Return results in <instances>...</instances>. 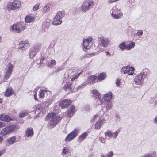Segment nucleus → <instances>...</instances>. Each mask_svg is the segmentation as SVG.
Here are the masks:
<instances>
[{
	"label": "nucleus",
	"mask_w": 157,
	"mask_h": 157,
	"mask_svg": "<svg viewBox=\"0 0 157 157\" xmlns=\"http://www.w3.org/2000/svg\"><path fill=\"white\" fill-rule=\"evenodd\" d=\"M61 120L60 117L56 116L54 113H51L47 115L45 118L46 121L49 120L48 124V127L49 129L54 128Z\"/></svg>",
	"instance_id": "f257e3e1"
},
{
	"label": "nucleus",
	"mask_w": 157,
	"mask_h": 157,
	"mask_svg": "<svg viewBox=\"0 0 157 157\" xmlns=\"http://www.w3.org/2000/svg\"><path fill=\"white\" fill-rule=\"evenodd\" d=\"M92 94L93 96L99 100L101 104H103L104 101H109L111 100L112 98V94L111 92H109L105 94L103 97V99H101L100 94L96 90H94L92 91Z\"/></svg>",
	"instance_id": "f03ea898"
},
{
	"label": "nucleus",
	"mask_w": 157,
	"mask_h": 157,
	"mask_svg": "<svg viewBox=\"0 0 157 157\" xmlns=\"http://www.w3.org/2000/svg\"><path fill=\"white\" fill-rule=\"evenodd\" d=\"M94 6V2L93 0H85L79 9L81 11L86 12L93 8Z\"/></svg>",
	"instance_id": "7ed1b4c3"
},
{
	"label": "nucleus",
	"mask_w": 157,
	"mask_h": 157,
	"mask_svg": "<svg viewBox=\"0 0 157 157\" xmlns=\"http://www.w3.org/2000/svg\"><path fill=\"white\" fill-rule=\"evenodd\" d=\"M64 11H62L58 12L54 17L52 24L55 25L60 24L62 22L61 19L64 17Z\"/></svg>",
	"instance_id": "20e7f679"
},
{
	"label": "nucleus",
	"mask_w": 157,
	"mask_h": 157,
	"mask_svg": "<svg viewBox=\"0 0 157 157\" xmlns=\"http://www.w3.org/2000/svg\"><path fill=\"white\" fill-rule=\"evenodd\" d=\"M21 6V2L20 1L15 0L12 2L8 3L7 5V8L8 10H17Z\"/></svg>",
	"instance_id": "39448f33"
},
{
	"label": "nucleus",
	"mask_w": 157,
	"mask_h": 157,
	"mask_svg": "<svg viewBox=\"0 0 157 157\" xmlns=\"http://www.w3.org/2000/svg\"><path fill=\"white\" fill-rule=\"evenodd\" d=\"M79 132L78 130L75 129L67 135L65 139V141L68 142L72 140L77 136Z\"/></svg>",
	"instance_id": "423d86ee"
},
{
	"label": "nucleus",
	"mask_w": 157,
	"mask_h": 157,
	"mask_svg": "<svg viewBox=\"0 0 157 157\" xmlns=\"http://www.w3.org/2000/svg\"><path fill=\"white\" fill-rule=\"evenodd\" d=\"M16 126L15 125H10L6 128H4L1 131V134L2 135L4 136L6 134L11 133L16 129Z\"/></svg>",
	"instance_id": "0eeeda50"
},
{
	"label": "nucleus",
	"mask_w": 157,
	"mask_h": 157,
	"mask_svg": "<svg viewBox=\"0 0 157 157\" xmlns=\"http://www.w3.org/2000/svg\"><path fill=\"white\" fill-rule=\"evenodd\" d=\"M111 15L114 18L117 19L122 15V13L118 9L114 7L110 11Z\"/></svg>",
	"instance_id": "6e6552de"
},
{
	"label": "nucleus",
	"mask_w": 157,
	"mask_h": 157,
	"mask_svg": "<svg viewBox=\"0 0 157 157\" xmlns=\"http://www.w3.org/2000/svg\"><path fill=\"white\" fill-rule=\"evenodd\" d=\"M99 43H100L104 48H107L109 45L110 40L107 38L102 36L99 37Z\"/></svg>",
	"instance_id": "1a4fd4ad"
},
{
	"label": "nucleus",
	"mask_w": 157,
	"mask_h": 157,
	"mask_svg": "<svg viewBox=\"0 0 157 157\" xmlns=\"http://www.w3.org/2000/svg\"><path fill=\"white\" fill-rule=\"evenodd\" d=\"M144 75V73L143 72L136 76L134 79V84H135L137 86H140L142 83V80Z\"/></svg>",
	"instance_id": "9d476101"
},
{
	"label": "nucleus",
	"mask_w": 157,
	"mask_h": 157,
	"mask_svg": "<svg viewBox=\"0 0 157 157\" xmlns=\"http://www.w3.org/2000/svg\"><path fill=\"white\" fill-rule=\"evenodd\" d=\"M21 27V25L20 24H14L10 27V30L12 32L18 33L24 29Z\"/></svg>",
	"instance_id": "9b49d317"
},
{
	"label": "nucleus",
	"mask_w": 157,
	"mask_h": 157,
	"mask_svg": "<svg viewBox=\"0 0 157 157\" xmlns=\"http://www.w3.org/2000/svg\"><path fill=\"white\" fill-rule=\"evenodd\" d=\"M35 113L38 114H40L44 113V105L40 104L36 105L35 106Z\"/></svg>",
	"instance_id": "f8f14e48"
},
{
	"label": "nucleus",
	"mask_w": 157,
	"mask_h": 157,
	"mask_svg": "<svg viewBox=\"0 0 157 157\" xmlns=\"http://www.w3.org/2000/svg\"><path fill=\"white\" fill-rule=\"evenodd\" d=\"M92 37L90 36L87 39L83 40V45L84 47L83 50L85 51L86 52V50L89 48V43L92 41Z\"/></svg>",
	"instance_id": "ddd939ff"
},
{
	"label": "nucleus",
	"mask_w": 157,
	"mask_h": 157,
	"mask_svg": "<svg viewBox=\"0 0 157 157\" xmlns=\"http://www.w3.org/2000/svg\"><path fill=\"white\" fill-rule=\"evenodd\" d=\"M19 46L18 49L22 50H24L26 49L29 46V42L28 41H21L19 43Z\"/></svg>",
	"instance_id": "4468645a"
},
{
	"label": "nucleus",
	"mask_w": 157,
	"mask_h": 157,
	"mask_svg": "<svg viewBox=\"0 0 157 157\" xmlns=\"http://www.w3.org/2000/svg\"><path fill=\"white\" fill-rule=\"evenodd\" d=\"M105 121V120L104 118H100L96 122L94 126V129H100L102 125Z\"/></svg>",
	"instance_id": "2eb2a0df"
},
{
	"label": "nucleus",
	"mask_w": 157,
	"mask_h": 157,
	"mask_svg": "<svg viewBox=\"0 0 157 157\" xmlns=\"http://www.w3.org/2000/svg\"><path fill=\"white\" fill-rule=\"evenodd\" d=\"M71 103V102L70 100L65 99L60 102L59 105L62 108H65L67 107Z\"/></svg>",
	"instance_id": "dca6fc26"
},
{
	"label": "nucleus",
	"mask_w": 157,
	"mask_h": 157,
	"mask_svg": "<svg viewBox=\"0 0 157 157\" xmlns=\"http://www.w3.org/2000/svg\"><path fill=\"white\" fill-rule=\"evenodd\" d=\"M39 51L38 47L35 46V47L31 48L29 52V57L31 58H33L34 57L36 54L37 52Z\"/></svg>",
	"instance_id": "f3484780"
},
{
	"label": "nucleus",
	"mask_w": 157,
	"mask_h": 157,
	"mask_svg": "<svg viewBox=\"0 0 157 157\" xmlns=\"http://www.w3.org/2000/svg\"><path fill=\"white\" fill-rule=\"evenodd\" d=\"M25 136L28 138L31 137L34 135V132L33 129L30 128H28L25 131Z\"/></svg>",
	"instance_id": "a211bd4d"
},
{
	"label": "nucleus",
	"mask_w": 157,
	"mask_h": 157,
	"mask_svg": "<svg viewBox=\"0 0 157 157\" xmlns=\"http://www.w3.org/2000/svg\"><path fill=\"white\" fill-rule=\"evenodd\" d=\"M15 140L16 138L14 136L9 138L7 139L6 142V144L7 146H9L14 144Z\"/></svg>",
	"instance_id": "6ab92c4d"
},
{
	"label": "nucleus",
	"mask_w": 157,
	"mask_h": 157,
	"mask_svg": "<svg viewBox=\"0 0 157 157\" xmlns=\"http://www.w3.org/2000/svg\"><path fill=\"white\" fill-rule=\"evenodd\" d=\"M0 120L1 121L6 122H9L11 121V118L8 116L4 114L0 115Z\"/></svg>",
	"instance_id": "aec40b11"
},
{
	"label": "nucleus",
	"mask_w": 157,
	"mask_h": 157,
	"mask_svg": "<svg viewBox=\"0 0 157 157\" xmlns=\"http://www.w3.org/2000/svg\"><path fill=\"white\" fill-rule=\"evenodd\" d=\"M97 77L94 75L89 76L87 78L88 83H92L96 82L97 80Z\"/></svg>",
	"instance_id": "412c9836"
},
{
	"label": "nucleus",
	"mask_w": 157,
	"mask_h": 157,
	"mask_svg": "<svg viewBox=\"0 0 157 157\" xmlns=\"http://www.w3.org/2000/svg\"><path fill=\"white\" fill-rule=\"evenodd\" d=\"M35 18L33 17L29 16H27L25 18V21L26 23H29L33 22Z\"/></svg>",
	"instance_id": "4be33fe9"
},
{
	"label": "nucleus",
	"mask_w": 157,
	"mask_h": 157,
	"mask_svg": "<svg viewBox=\"0 0 157 157\" xmlns=\"http://www.w3.org/2000/svg\"><path fill=\"white\" fill-rule=\"evenodd\" d=\"M75 113V109L74 106L72 105L69 108L68 111V116L69 117L72 116Z\"/></svg>",
	"instance_id": "5701e85b"
},
{
	"label": "nucleus",
	"mask_w": 157,
	"mask_h": 157,
	"mask_svg": "<svg viewBox=\"0 0 157 157\" xmlns=\"http://www.w3.org/2000/svg\"><path fill=\"white\" fill-rule=\"evenodd\" d=\"M47 91L45 90H41L39 92V97L43 98L44 97L45 95L47 94Z\"/></svg>",
	"instance_id": "b1692460"
},
{
	"label": "nucleus",
	"mask_w": 157,
	"mask_h": 157,
	"mask_svg": "<svg viewBox=\"0 0 157 157\" xmlns=\"http://www.w3.org/2000/svg\"><path fill=\"white\" fill-rule=\"evenodd\" d=\"M135 70L134 67H128V75H134L136 74Z\"/></svg>",
	"instance_id": "393cba45"
},
{
	"label": "nucleus",
	"mask_w": 157,
	"mask_h": 157,
	"mask_svg": "<svg viewBox=\"0 0 157 157\" xmlns=\"http://www.w3.org/2000/svg\"><path fill=\"white\" fill-rule=\"evenodd\" d=\"M87 132H85L80 135L79 137L78 140L79 142H81L86 138L87 136Z\"/></svg>",
	"instance_id": "a878e982"
},
{
	"label": "nucleus",
	"mask_w": 157,
	"mask_h": 157,
	"mask_svg": "<svg viewBox=\"0 0 157 157\" xmlns=\"http://www.w3.org/2000/svg\"><path fill=\"white\" fill-rule=\"evenodd\" d=\"M118 48H120V49L121 50H124L128 48V46L125 42H123L120 44Z\"/></svg>",
	"instance_id": "bb28decb"
},
{
	"label": "nucleus",
	"mask_w": 157,
	"mask_h": 157,
	"mask_svg": "<svg viewBox=\"0 0 157 157\" xmlns=\"http://www.w3.org/2000/svg\"><path fill=\"white\" fill-rule=\"evenodd\" d=\"M13 93V90L11 88H8L6 90L5 93V95L6 96H9L11 95Z\"/></svg>",
	"instance_id": "cd10ccee"
},
{
	"label": "nucleus",
	"mask_w": 157,
	"mask_h": 157,
	"mask_svg": "<svg viewBox=\"0 0 157 157\" xmlns=\"http://www.w3.org/2000/svg\"><path fill=\"white\" fill-rule=\"evenodd\" d=\"M106 77V74L105 73H100L98 77V79L100 81H102L103 80L104 78Z\"/></svg>",
	"instance_id": "c85d7f7f"
},
{
	"label": "nucleus",
	"mask_w": 157,
	"mask_h": 157,
	"mask_svg": "<svg viewBox=\"0 0 157 157\" xmlns=\"http://www.w3.org/2000/svg\"><path fill=\"white\" fill-rule=\"evenodd\" d=\"M13 68L14 66L11 63H9L7 68L6 69V71L12 72Z\"/></svg>",
	"instance_id": "c756f323"
},
{
	"label": "nucleus",
	"mask_w": 157,
	"mask_h": 157,
	"mask_svg": "<svg viewBox=\"0 0 157 157\" xmlns=\"http://www.w3.org/2000/svg\"><path fill=\"white\" fill-rule=\"evenodd\" d=\"M12 74V72L7 71H6L5 72L4 76V78L5 79L7 80L10 77L11 74Z\"/></svg>",
	"instance_id": "7c9ffc66"
},
{
	"label": "nucleus",
	"mask_w": 157,
	"mask_h": 157,
	"mask_svg": "<svg viewBox=\"0 0 157 157\" xmlns=\"http://www.w3.org/2000/svg\"><path fill=\"white\" fill-rule=\"evenodd\" d=\"M69 149L67 147H64L62 149V155H67L69 153Z\"/></svg>",
	"instance_id": "2f4dec72"
},
{
	"label": "nucleus",
	"mask_w": 157,
	"mask_h": 157,
	"mask_svg": "<svg viewBox=\"0 0 157 157\" xmlns=\"http://www.w3.org/2000/svg\"><path fill=\"white\" fill-rule=\"evenodd\" d=\"M121 72L122 74H127L128 73V66L122 67Z\"/></svg>",
	"instance_id": "473e14b6"
},
{
	"label": "nucleus",
	"mask_w": 157,
	"mask_h": 157,
	"mask_svg": "<svg viewBox=\"0 0 157 157\" xmlns=\"http://www.w3.org/2000/svg\"><path fill=\"white\" fill-rule=\"evenodd\" d=\"M105 135L106 136H108L109 138H111L113 136V133L110 130H107L105 133Z\"/></svg>",
	"instance_id": "72a5a7b5"
},
{
	"label": "nucleus",
	"mask_w": 157,
	"mask_h": 157,
	"mask_svg": "<svg viewBox=\"0 0 157 157\" xmlns=\"http://www.w3.org/2000/svg\"><path fill=\"white\" fill-rule=\"evenodd\" d=\"M135 46V43L132 41H130L128 44V50L134 48Z\"/></svg>",
	"instance_id": "f704fd0d"
},
{
	"label": "nucleus",
	"mask_w": 157,
	"mask_h": 157,
	"mask_svg": "<svg viewBox=\"0 0 157 157\" xmlns=\"http://www.w3.org/2000/svg\"><path fill=\"white\" fill-rule=\"evenodd\" d=\"M56 62L54 60H52L50 63L47 64V65L49 67H51L56 64Z\"/></svg>",
	"instance_id": "c9c22d12"
},
{
	"label": "nucleus",
	"mask_w": 157,
	"mask_h": 157,
	"mask_svg": "<svg viewBox=\"0 0 157 157\" xmlns=\"http://www.w3.org/2000/svg\"><path fill=\"white\" fill-rule=\"evenodd\" d=\"M40 4V3H38L34 5L33 9V10L34 11H37L39 9V6Z\"/></svg>",
	"instance_id": "e433bc0d"
},
{
	"label": "nucleus",
	"mask_w": 157,
	"mask_h": 157,
	"mask_svg": "<svg viewBox=\"0 0 157 157\" xmlns=\"http://www.w3.org/2000/svg\"><path fill=\"white\" fill-rule=\"evenodd\" d=\"M72 87H71V84L70 83H68L67 84L65 85V86L64 87V88L65 90H67V89H71Z\"/></svg>",
	"instance_id": "4c0bfd02"
},
{
	"label": "nucleus",
	"mask_w": 157,
	"mask_h": 157,
	"mask_svg": "<svg viewBox=\"0 0 157 157\" xmlns=\"http://www.w3.org/2000/svg\"><path fill=\"white\" fill-rule=\"evenodd\" d=\"M112 106V104L111 102L109 101L108 102L106 106V108L107 110L109 109H111Z\"/></svg>",
	"instance_id": "58836bf2"
},
{
	"label": "nucleus",
	"mask_w": 157,
	"mask_h": 157,
	"mask_svg": "<svg viewBox=\"0 0 157 157\" xmlns=\"http://www.w3.org/2000/svg\"><path fill=\"white\" fill-rule=\"evenodd\" d=\"M50 7L48 6H44L43 9V12L44 13H46L47 11H49L50 10Z\"/></svg>",
	"instance_id": "ea45409f"
},
{
	"label": "nucleus",
	"mask_w": 157,
	"mask_h": 157,
	"mask_svg": "<svg viewBox=\"0 0 157 157\" xmlns=\"http://www.w3.org/2000/svg\"><path fill=\"white\" fill-rule=\"evenodd\" d=\"M27 114V112L25 111H23L21 112L19 114V116L21 117H23L26 116Z\"/></svg>",
	"instance_id": "a19ab883"
},
{
	"label": "nucleus",
	"mask_w": 157,
	"mask_h": 157,
	"mask_svg": "<svg viewBox=\"0 0 157 157\" xmlns=\"http://www.w3.org/2000/svg\"><path fill=\"white\" fill-rule=\"evenodd\" d=\"M143 34V31L142 30H139L138 31L137 33H136V35L137 36H141Z\"/></svg>",
	"instance_id": "79ce46f5"
},
{
	"label": "nucleus",
	"mask_w": 157,
	"mask_h": 157,
	"mask_svg": "<svg viewBox=\"0 0 157 157\" xmlns=\"http://www.w3.org/2000/svg\"><path fill=\"white\" fill-rule=\"evenodd\" d=\"M87 83H83L79 85L77 89H82L86 85Z\"/></svg>",
	"instance_id": "37998d69"
},
{
	"label": "nucleus",
	"mask_w": 157,
	"mask_h": 157,
	"mask_svg": "<svg viewBox=\"0 0 157 157\" xmlns=\"http://www.w3.org/2000/svg\"><path fill=\"white\" fill-rule=\"evenodd\" d=\"M121 83L120 80L117 78L116 82V85L117 87H119Z\"/></svg>",
	"instance_id": "c03bdc74"
},
{
	"label": "nucleus",
	"mask_w": 157,
	"mask_h": 157,
	"mask_svg": "<svg viewBox=\"0 0 157 157\" xmlns=\"http://www.w3.org/2000/svg\"><path fill=\"white\" fill-rule=\"evenodd\" d=\"M118 132H117V131H116L115 132L113 133V138L114 139H116L117 138L118 135Z\"/></svg>",
	"instance_id": "a18cd8bd"
},
{
	"label": "nucleus",
	"mask_w": 157,
	"mask_h": 157,
	"mask_svg": "<svg viewBox=\"0 0 157 157\" xmlns=\"http://www.w3.org/2000/svg\"><path fill=\"white\" fill-rule=\"evenodd\" d=\"M53 101V100L52 98H50L48 100L47 102L48 103L47 105H49Z\"/></svg>",
	"instance_id": "49530a36"
},
{
	"label": "nucleus",
	"mask_w": 157,
	"mask_h": 157,
	"mask_svg": "<svg viewBox=\"0 0 157 157\" xmlns=\"http://www.w3.org/2000/svg\"><path fill=\"white\" fill-rule=\"evenodd\" d=\"M113 155V151H111L107 153V157H111Z\"/></svg>",
	"instance_id": "de8ad7c7"
},
{
	"label": "nucleus",
	"mask_w": 157,
	"mask_h": 157,
	"mask_svg": "<svg viewBox=\"0 0 157 157\" xmlns=\"http://www.w3.org/2000/svg\"><path fill=\"white\" fill-rule=\"evenodd\" d=\"M142 157H152L151 155L150 154H146Z\"/></svg>",
	"instance_id": "09e8293b"
},
{
	"label": "nucleus",
	"mask_w": 157,
	"mask_h": 157,
	"mask_svg": "<svg viewBox=\"0 0 157 157\" xmlns=\"http://www.w3.org/2000/svg\"><path fill=\"white\" fill-rule=\"evenodd\" d=\"M6 126V124L4 122L0 121V128L4 127Z\"/></svg>",
	"instance_id": "8fccbe9b"
},
{
	"label": "nucleus",
	"mask_w": 157,
	"mask_h": 157,
	"mask_svg": "<svg viewBox=\"0 0 157 157\" xmlns=\"http://www.w3.org/2000/svg\"><path fill=\"white\" fill-rule=\"evenodd\" d=\"M100 141H101L102 143H104L105 141V139L103 137H101L99 138Z\"/></svg>",
	"instance_id": "3c124183"
},
{
	"label": "nucleus",
	"mask_w": 157,
	"mask_h": 157,
	"mask_svg": "<svg viewBox=\"0 0 157 157\" xmlns=\"http://www.w3.org/2000/svg\"><path fill=\"white\" fill-rule=\"evenodd\" d=\"M153 122L155 124H157V115L153 119Z\"/></svg>",
	"instance_id": "603ef678"
},
{
	"label": "nucleus",
	"mask_w": 157,
	"mask_h": 157,
	"mask_svg": "<svg viewBox=\"0 0 157 157\" xmlns=\"http://www.w3.org/2000/svg\"><path fill=\"white\" fill-rule=\"evenodd\" d=\"M98 117V114H96L95 115L94 117L92 119V121H94L95 118H97Z\"/></svg>",
	"instance_id": "864d4df0"
},
{
	"label": "nucleus",
	"mask_w": 157,
	"mask_h": 157,
	"mask_svg": "<svg viewBox=\"0 0 157 157\" xmlns=\"http://www.w3.org/2000/svg\"><path fill=\"white\" fill-rule=\"evenodd\" d=\"M117 1V0H109L108 2L109 3H111Z\"/></svg>",
	"instance_id": "5fc2aeb1"
},
{
	"label": "nucleus",
	"mask_w": 157,
	"mask_h": 157,
	"mask_svg": "<svg viewBox=\"0 0 157 157\" xmlns=\"http://www.w3.org/2000/svg\"><path fill=\"white\" fill-rule=\"evenodd\" d=\"M34 98L35 100L36 101H38V99L37 98V93L36 92H35V93L34 94Z\"/></svg>",
	"instance_id": "6e6d98bb"
},
{
	"label": "nucleus",
	"mask_w": 157,
	"mask_h": 157,
	"mask_svg": "<svg viewBox=\"0 0 157 157\" xmlns=\"http://www.w3.org/2000/svg\"><path fill=\"white\" fill-rule=\"evenodd\" d=\"M81 72H80L79 73V74H77L76 75H75L74 77H76V78H77L80 75V74H81Z\"/></svg>",
	"instance_id": "4d7b16f0"
},
{
	"label": "nucleus",
	"mask_w": 157,
	"mask_h": 157,
	"mask_svg": "<svg viewBox=\"0 0 157 157\" xmlns=\"http://www.w3.org/2000/svg\"><path fill=\"white\" fill-rule=\"evenodd\" d=\"M3 140V138L2 137L0 136V143H2Z\"/></svg>",
	"instance_id": "13d9d810"
},
{
	"label": "nucleus",
	"mask_w": 157,
	"mask_h": 157,
	"mask_svg": "<svg viewBox=\"0 0 157 157\" xmlns=\"http://www.w3.org/2000/svg\"><path fill=\"white\" fill-rule=\"evenodd\" d=\"M106 53L107 55H109V56H110V54L108 51L106 52Z\"/></svg>",
	"instance_id": "bf43d9fd"
},
{
	"label": "nucleus",
	"mask_w": 157,
	"mask_h": 157,
	"mask_svg": "<svg viewBox=\"0 0 157 157\" xmlns=\"http://www.w3.org/2000/svg\"><path fill=\"white\" fill-rule=\"evenodd\" d=\"M76 78V77H73L72 78H71V81H73V80H75Z\"/></svg>",
	"instance_id": "052dcab7"
},
{
	"label": "nucleus",
	"mask_w": 157,
	"mask_h": 157,
	"mask_svg": "<svg viewBox=\"0 0 157 157\" xmlns=\"http://www.w3.org/2000/svg\"><path fill=\"white\" fill-rule=\"evenodd\" d=\"M2 154L3 153L1 151H0V156H1Z\"/></svg>",
	"instance_id": "680f3d73"
},
{
	"label": "nucleus",
	"mask_w": 157,
	"mask_h": 157,
	"mask_svg": "<svg viewBox=\"0 0 157 157\" xmlns=\"http://www.w3.org/2000/svg\"><path fill=\"white\" fill-rule=\"evenodd\" d=\"M156 154V152H154L152 153V154L153 155H155Z\"/></svg>",
	"instance_id": "e2e57ef3"
},
{
	"label": "nucleus",
	"mask_w": 157,
	"mask_h": 157,
	"mask_svg": "<svg viewBox=\"0 0 157 157\" xmlns=\"http://www.w3.org/2000/svg\"><path fill=\"white\" fill-rule=\"evenodd\" d=\"M2 99H0V103H2Z\"/></svg>",
	"instance_id": "0e129e2a"
},
{
	"label": "nucleus",
	"mask_w": 157,
	"mask_h": 157,
	"mask_svg": "<svg viewBox=\"0 0 157 157\" xmlns=\"http://www.w3.org/2000/svg\"><path fill=\"white\" fill-rule=\"evenodd\" d=\"M134 2H135V1H134V0H132V2H133V3H134Z\"/></svg>",
	"instance_id": "69168bd1"
},
{
	"label": "nucleus",
	"mask_w": 157,
	"mask_h": 157,
	"mask_svg": "<svg viewBox=\"0 0 157 157\" xmlns=\"http://www.w3.org/2000/svg\"><path fill=\"white\" fill-rule=\"evenodd\" d=\"M1 37H0V43L1 42Z\"/></svg>",
	"instance_id": "338daca9"
}]
</instances>
